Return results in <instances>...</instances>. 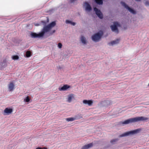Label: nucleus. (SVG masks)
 Segmentation results:
<instances>
[{
  "instance_id": "1",
  "label": "nucleus",
  "mask_w": 149,
  "mask_h": 149,
  "mask_svg": "<svg viewBox=\"0 0 149 149\" xmlns=\"http://www.w3.org/2000/svg\"><path fill=\"white\" fill-rule=\"evenodd\" d=\"M56 24L55 22H52L46 26H44L41 32L37 34L35 33L31 32L30 33L31 36L32 38H39L42 37L44 36L45 33L49 31L52 27L55 26Z\"/></svg>"
},
{
  "instance_id": "2",
  "label": "nucleus",
  "mask_w": 149,
  "mask_h": 149,
  "mask_svg": "<svg viewBox=\"0 0 149 149\" xmlns=\"http://www.w3.org/2000/svg\"><path fill=\"white\" fill-rule=\"evenodd\" d=\"M147 120H148V118L143 116L136 117L134 118H130L123 122H122L121 123L123 124H127L130 123L144 121Z\"/></svg>"
},
{
  "instance_id": "3",
  "label": "nucleus",
  "mask_w": 149,
  "mask_h": 149,
  "mask_svg": "<svg viewBox=\"0 0 149 149\" xmlns=\"http://www.w3.org/2000/svg\"><path fill=\"white\" fill-rule=\"evenodd\" d=\"M141 130L140 129L138 128L132 131H128L120 135L119 136V137L121 138L135 135L139 133Z\"/></svg>"
},
{
  "instance_id": "4",
  "label": "nucleus",
  "mask_w": 149,
  "mask_h": 149,
  "mask_svg": "<svg viewBox=\"0 0 149 149\" xmlns=\"http://www.w3.org/2000/svg\"><path fill=\"white\" fill-rule=\"evenodd\" d=\"M103 34V31H100L92 36V39L95 42H98L99 41Z\"/></svg>"
},
{
  "instance_id": "5",
  "label": "nucleus",
  "mask_w": 149,
  "mask_h": 149,
  "mask_svg": "<svg viewBox=\"0 0 149 149\" xmlns=\"http://www.w3.org/2000/svg\"><path fill=\"white\" fill-rule=\"evenodd\" d=\"M121 26V25L118 22H113V25L110 26V27L112 31L118 33L119 32L118 27Z\"/></svg>"
},
{
  "instance_id": "6",
  "label": "nucleus",
  "mask_w": 149,
  "mask_h": 149,
  "mask_svg": "<svg viewBox=\"0 0 149 149\" xmlns=\"http://www.w3.org/2000/svg\"><path fill=\"white\" fill-rule=\"evenodd\" d=\"M122 6H124L125 8L128 10L130 13L133 14H136V11L133 9L130 8L126 5L125 3L123 1L120 2Z\"/></svg>"
},
{
  "instance_id": "7",
  "label": "nucleus",
  "mask_w": 149,
  "mask_h": 149,
  "mask_svg": "<svg viewBox=\"0 0 149 149\" xmlns=\"http://www.w3.org/2000/svg\"><path fill=\"white\" fill-rule=\"evenodd\" d=\"M94 10L95 12V13L98 17L100 19L103 18V15L100 11L96 8H94Z\"/></svg>"
},
{
  "instance_id": "8",
  "label": "nucleus",
  "mask_w": 149,
  "mask_h": 149,
  "mask_svg": "<svg viewBox=\"0 0 149 149\" xmlns=\"http://www.w3.org/2000/svg\"><path fill=\"white\" fill-rule=\"evenodd\" d=\"M84 6L85 7V10L86 11H90L92 9L90 5L87 2H85L84 3Z\"/></svg>"
},
{
  "instance_id": "9",
  "label": "nucleus",
  "mask_w": 149,
  "mask_h": 149,
  "mask_svg": "<svg viewBox=\"0 0 149 149\" xmlns=\"http://www.w3.org/2000/svg\"><path fill=\"white\" fill-rule=\"evenodd\" d=\"M13 112V109H12L6 108L4 110V112L5 113V115H8L10 114Z\"/></svg>"
},
{
  "instance_id": "10",
  "label": "nucleus",
  "mask_w": 149,
  "mask_h": 149,
  "mask_svg": "<svg viewBox=\"0 0 149 149\" xmlns=\"http://www.w3.org/2000/svg\"><path fill=\"white\" fill-rule=\"evenodd\" d=\"M70 86L67 85H65L61 88H59L60 91H65L67 90L68 88H69Z\"/></svg>"
},
{
  "instance_id": "11",
  "label": "nucleus",
  "mask_w": 149,
  "mask_h": 149,
  "mask_svg": "<svg viewBox=\"0 0 149 149\" xmlns=\"http://www.w3.org/2000/svg\"><path fill=\"white\" fill-rule=\"evenodd\" d=\"M8 87L10 91H12L15 89V85L13 83H10L8 84Z\"/></svg>"
},
{
  "instance_id": "12",
  "label": "nucleus",
  "mask_w": 149,
  "mask_h": 149,
  "mask_svg": "<svg viewBox=\"0 0 149 149\" xmlns=\"http://www.w3.org/2000/svg\"><path fill=\"white\" fill-rule=\"evenodd\" d=\"M83 103L85 104H87L89 106H91L93 103L92 101L91 100H84L83 101Z\"/></svg>"
},
{
  "instance_id": "13",
  "label": "nucleus",
  "mask_w": 149,
  "mask_h": 149,
  "mask_svg": "<svg viewBox=\"0 0 149 149\" xmlns=\"http://www.w3.org/2000/svg\"><path fill=\"white\" fill-rule=\"evenodd\" d=\"M80 40L82 44L84 45L86 44V40L85 37L84 36H81L80 37Z\"/></svg>"
},
{
  "instance_id": "14",
  "label": "nucleus",
  "mask_w": 149,
  "mask_h": 149,
  "mask_svg": "<svg viewBox=\"0 0 149 149\" xmlns=\"http://www.w3.org/2000/svg\"><path fill=\"white\" fill-rule=\"evenodd\" d=\"M93 146V144L91 143L87 145H86L84 146L81 148V149H88L92 147Z\"/></svg>"
},
{
  "instance_id": "15",
  "label": "nucleus",
  "mask_w": 149,
  "mask_h": 149,
  "mask_svg": "<svg viewBox=\"0 0 149 149\" xmlns=\"http://www.w3.org/2000/svg\"><path fill=\"white\" fill-rule=\"evenodd\" d=\"M119 40L117 39L116 40L113 41L109 43V45H114L116 44H118L119 42Z\"/></svg>"
},
{
  "instance_id": "16",
  "label": "nucleus",
  "mask_w": 149,
  "mask_h": 149,
  "mask_svg": "<svg viewBox=\"0 0 149 149\" xmlns=\"http://www.w3.org/2000/svg\"><path fill=\"white\" fill-rule=\"evenodd\" d=\"M73 98V94H71L69 95L68 97V102H70L72 101V98Z\"/></svg>"
},
{
  "instance_id": "17",
  "label": "nucleus",
  "mask_w": 149,
  "mask_h": 149,
  "mask_svg": "<svg viewBox=\"0 0 149 149\" xmlns=\"http://www.w3.org/2000/svg\"><path fill=\"white\" fill-rule=\"evenodd\" d=\"M65 22L67 24H70L71 25L73 26H74L76 24V23L74 22H73L71 21H70L68 20H66L65 21Z\"/></svg>"
},
{
  "instance_id": "18",
  "label": "nucleus",
  "mask_w": 149,
  "mask_h": 149,
  "mask_svg": "<svg viewBox=\"0 0 149 149\" xmlns=\"http://www.w3.org/2000/svg\"><path fill=\"white\" fill-rule=\"evenodd\" d=\"M25 55L26 57H29L31 56V53L30 51H27L26 52Z\"/></svg>"
},
{
  "instance_id": "19",
  "label": "nucleus",
  "mask_w": 149,
  "mask_h": 149,
  "mask_svg": "<svg viewBox=\"0 0 149 149\" xmlns=\"http://www.w3.org/2000/svg\"><path fill=\"white\" fill-rule=\"evenodd\" d=\"M82 116L81 114H78L76 115L74 117L75 120L79 119L82 118Z\"/></svg>"
},
{
  "instance_id": "20",
  "label": "nucleus",
  "mask_w": 149,
  "mask_h": 149,
  "mask_svg": "<svg viewBox=\"0 0 149 149\" xmlns=\"http://www.w3.org/2000/svg\"><path fill=\"white\" fill-rule=\"evenodd\" d=\"M66 120L68 122L72 121L75 120L74 117H73L66 118Z\"/></svg>"
},
{
  "instance_id": "21",
  "label": "nucleus",
  "mask_w": 149,
  "mask_h": 149,
  "mask_svg": "<svg viewBox=\"0 0 149 149\" xmlns=\"http://www.w3.org/2000/svg\"><path fill=\"white\" fill-rule=\"evenodd\" d=\"M95 2L99 5H102L103 4L102 0H95Z\"/></svg>"
},
{
  "instance_id": "22",
  "label": "nucleus",
  "mask_w": 149,
  "mask_h": 149,
  "mask_svg": "<svg viewBox=\"0 0 149 149\" xmlns=\"http://www.w3.org/2000/svg\"><path fill=\"white\" fill-rule=\"evenodd\" d=\"M118 140V139H116L111 140L110 142L112 144H115Z\"/></svg>"
},
{
  "instance_id": "23",
  "label": "nucleus",
  "mask_w": 149,
  "mask_h": 149,
  "mask_svg": "<svg viewBox=\"0 0 149 149\" xmlns=\"http://www.w3.org/2000/svg\"><path fill=\"white\" fill-rule=\"evenodd\" d=\"M24 102H28L30 101V99L28 96H27L24 100Z\"/></svg>"
},
{
  "instance_id": "24",
  "label": "nucleus",
  "mask_w": 149,
  "mask_h": 149,
  "mask_svg": "<svg viewBox=\"0 0 149 149\" xmlns=\"http://www.w3.org/2000/svg\"><path fill=\"white\" fill-rule=\"evenodd\" d=\"M19 58V57L17 55L14 56L12 57V58L14 60H17Z\"/></svg>"
},
{
  "instance_id": "25",
  "label": "nucleus",
  "mask_w": 149,
  "mask_h": 149,
  "mask_svg": "<svg viewBox=\"0 0 149 149\" xmlns=\"http://www.w3.org/2000/svg\"><path fill=\"white\" fill-rule=\"evenodd\" d=\"M62 45L61 43H59L58 44V47L59 49H61V48Z\"/></svg>"
},
{
  "instance_id": "26",
  "label": "nucleus",
  "mask_w": 149,
  "mask_h": 149,
  "mask_svg": "<svg viewBox=\"0 0 149 149\" xmlns=\"http://www.w3.org/2000/svg\"><path fill=\"white\" fill-rule=\"evenodd\" d=\"M145 4L146 6H149V2L148 1H146L145 3Z\"/></svg>"
},
{
  "instance_id": "27",
  "label": "nucleus",
  "mask_w": 149,
  "mask_h": 149,
  "mask_svg": "<svg viewBox=\"0 0 149 149\" xmlns=\"http://www.w3.org/2000/svg\"><path fill=\"white\" fill-rule=\"evenodd\" d=\"M55 32V30H54L51 33H50V34L51 35H52L53 33H54Z\"/></svg>"
},
{
  "instance_id": "28",
  "label": "nucleus",
  "mask_w": 149,
  "mask_h": 149,
  "mask_svg": "<svg viewBox=\"0 0 149 149\" xmlns=\"http://www.w3.org/2000/svg\"><path fill=\"white\" fill-rule=\"evenodd\" d=\"M135 0L137 1H140L141 0Z\"/></svg>"
},
{
  "instance_id": "29",
  "label": "nucleus",
  "mask_w": 149,
  "mask_h": 149,
  "mask_svg": "<svg viewBox=\"0 0 149 149\" xmlns=\"http://www.w3.org/2000/svg\"><path fill=\"white\" fill-rule=\"evenodd\" d=\"M35 25L36 26H39V24H35Z\"/></svg>"
},
{
  "instance_id": "30",
  "label": "nucleus",
  "mask_w": 149,
  "mask_h": 149,
  "mask_svg": "<svg viewBox=\"0 0 149 149\" xmlns=\"http://www.w3.org/2000/svg\"><path fill=\"white\" fill-rule=\"evenodd\" d=\"M36 149H42L41 148L38 147L36 148Z\"/></svg>"
},
{
  "instance_id": "31",
  "label": "nucleus",
  "mask_w": 149,
  "mask_h": 149,
  "mask_svg": "<svg viewBox=\"0 0 149 149\" xmlns=\"http://www.w3.org/2000/svg\"><path fill=\"white\" fill-rule=\"evenodd\" d=\"M42 23H45V22H44V21H42Z\"/></svg>"
},
{
  "instance_id": "32",
  "label": "nucleus",
  "mask_w": 149,
  "mask_h": 149,
  "mask_svg": "<svg viewBox=\"0 0 149 149\" xmlns=\"http://www.w3.org/2000/svg\"><path fill=\"white\" fill-rule=\"evenodd\" d=\"M43 149H47L46 148H44Z\"/></svg>"
}]
</instances>
